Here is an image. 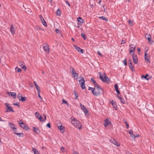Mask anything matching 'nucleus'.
<instances>
[{
	"label": "nucleus",
	"instance_id": "nucleus-1",
	"mask_svg": "<svg viewBox=\"0 0 154 154\" xmlns=\"http://www.w3.org/2000/svg\"><path fill=\"white\" fill-rule=\"evenodd\" d=\"M71 122L73 125L76 128H78L79 130L81 129L82 126L79 121L74 118L73 119H72Z\"/></svg>",
	"mask_w": 154,
	"mask_h": 154
},
{
	"label": "nucleus",
	"instance_id": "nucleus-2",
	"mask_svg": "<svg viewBox=\"0 0 154 154\" xmlns=\"http://www.w3.org/2000/svg\"><path fill=\"white\" fill-rule=\"evenodd\" d=\"M80 78L81 80L79 81V84L80 85L82 88L84 89L85 88V81L84 79L82 76H81Z\"/></svg>",
	"mask_w": 154,
	"mask_h": 154
},
{
	"label": "nucleus",
	"instance_id": "nucleus-3",
	"mask_svg": "<svg viewBox=\"0 0 154 154\" xmlns=\"http://www.w3.org/2000/svg\"><path fill=\"white\" fill-rule=\"evenodd\" d=\"M20 122L19 124L20 126L23 129L27 130L28 129V127L23 122L22 120L21 119Z\"/></svg>",
	"mask_w": 154,
	"mask_h": 154
},
{
	"label": "nucleus",
	"instance_id": "nucleus-4",
	"mask_svg": "<svg viewBox=\"0 0 154 154\" xmlns=\"http://www.w3.org/2000/svg\"><path fill=\"white\" fill-rule=\"evenodd\" d=\"M17 97L19 100L21 101L22 102L25 101L27 99L26 97H23L22 94L20 93H19L17 94Z\"/></svg>",
	"mask_w": 154,
	"mask_h": 154
},
{
	"label": "nucleus",
	"instance_id": "nucleus-5",
	"mask_svg": "<svg viewBox=\"0 0 154 154\" xmlns=\"http://www.w3.org/2000/svg\"><path fill=\"white\" fill-rule=\"evenodd\" d=\"M100 74V76L99 78L100 79L102 80V81L104 82H106L107 83H108V82L109 81V79L108 78V77L106 76V75H105L104 77V78H103V76L101 75V74H100V72H99Z\"/></svg>",
	"mask_w": 154,
	"mask_h": 154
},
{
	"label": "nucleus",
	"instance_id": "nucleus-6",
	"mask_svg": "<svg viewBox=\"0 0 154 154\" xmlns=\"http://www.w3.org/2000/svg\"><path fill=\"white\" fill-rule=\"evenodd\" d=\"M96 88L97 89V92H96V93H97L98 94V95H95V96H99V95H100L102 92H103V89L100 88V86H97V88Z\"/></svg>",
	"mask_w": 154,
	"mask_h": 154
},
{
	"label": "nucleus",
	"instance_id": "nucleus-7",
	"mask_svg": "<svg viewBox=\"0 0 154 154\" xmlns=\"http://www.w3.org/2000/svg\"><path fill=\"white\" fill-rule=\"evenodd\" d=\"M35 115L37 119H38L40 122L44 121L42 119V117L41 115H39L38 112H36L35 113Z\"/></svg>",
	"mask_w": 154,
	"mask_h": 154
},
{
	"label": "nucleus",
	"instance_id": "nucleus-8",
	"mask_svg": "<svg viewBox=\"0 0 154 154\" xmlns=\"http://www.w3.org/2000/svg\"><path fill=\"white\" fill-rule=\"evenodd\" d=\"M18 64L23 69L24 71L26 70L27 69L26 67L23 62H19Z\"/></svg>",
	"mask_w": 154,
	"mask_h": 154
},
{
	"label": "nucleus",
	"instance_id": "nucleus-9",
	"mask_svg": "<svg viewBox=\"0 0 154 154\" xmlns=\"http://www.w3.org/2000/svg\"><path fill=\"white\" fill-rule=\"evenodd\" d=\"M73 46L75 49L78 52H80L82 54H83L84 53V51L83 50L81 49L80 47H78L77 46L75 45H74Z\"/></svg>",
	"mask_w": 154,
	"mask_h": 154
},
{
	"label": "nucleus",
	"instance_id": "nucleus-10",
	"mask_svg": "<svg viewBox=\"0 0 154 154\" xmlns=\"http://www.w3.org/2000/svg\"><path fill=\"white\" fill-rule=\"evenodd\" d=\"M104 125V126L106 127L108 125H111V122L108 118H107L105 120V123Z\"/></svg>",
	"mask_w": 154,
	"mask_h": 154
},
{
	"label": "nucleus",
	"instance_id": "nucleus-11",
	"mask_svg": "<svg viewBox=\"0 0 154 154\" xmlns=\"http://www.w3.org/2000/svg\"><path fill=\"white\" fill-rule=\"evenodd\" d=\"M110 141L113 144L117 146H119V144H117V142L114 138H112L110 140Z\"/></svg>",
	"mask_w": 154,
	"mask_h": 154
},
{
	"label": "nucleus",
	"instance_id": "nucleus-12",
	"mask_svg": "<svg viewBox=\"0 0 154 154\" xmlns=\"http://www.w3.org/2000/svg\"><path fill=\"white\" fill-rule=\"evenodd\" d=\"M95 89V88H92L91 87H88V90H91L92 91V94L94 95H98L97 93H96V91H94V90Z\"/></svg>",
	"mask_w": 154,
	"mask_h": 154
},
{
	"label": "nucleus",
	"instance_id": "nucleus-13",
	"mask_svg": "<svg viewBox=\"0 0 154 154\" xmlns=\"http://www.w3.org/2000/svg\"><path fill=\"white\" fill-rule=\"evenodd\" d=\"M110 103H111L113 108L115 110H117V105L116 101L114 100H112V102H110Z\"/></svg>",
	"mask_w": 154,
	"mask_h": 154
},
{
	"label": "nucleus",
	"instance_id": "nucleus-14",
	"mask_svg": "<svg viewBox=\"0 0 154 154\" xmlns=\"http://www.w3.org/2000/svg\"><path fill=\"white\" fill-rule=\"evenodd\" d=\"M57 127L60 130L62 133H64L65 131V129L64 127L62 126L61 124L59 126L57 125Z\"/></svg>",
	"mask_w": 154,
	"mask_h": 154
},
{
	"label": "nucleus",
	"instance_id": "nucleus-15",
	"mask_svg": "<svg viewBox=\"0 0 154 154\" xmlns=\"http://www.w3.org/2000/svg\"><path fill=\"white\" fill-rule=\"evenodd\" d=\"M43 48L47 53H48L49 52V48L48 44L46 43V46H43Z\"/></svg>",
	"mask_w": 154,
	"mask_h": 154
},
{
	"label": "nucleus",
	"instance_id": "nucleus-16",
	"mask_svg": "<svg viewBox=\"0 0 154 154\" xmlns=\"http://www.w3.org/2000/svg\"><path fill=\"white\" fill-rule=\"evenodd\" d=\"M6 110L5 111V112H14V111L12 107L11 106H10L9 108H6Z\"/></svg>",
	"mask_w": 154,
	"mask_h": 154
},
{
	"label": "nucleus",
	"instance_id": "nucleus-17",
	"mask_svg": "<svg viewBox=\"0 0 154 154\" xmlns=\"http://www.w3.org/2000/svg\"><path fill=\"white\" fill-rule=\"evenodd\" d=\"M10 32L12 34L14 35L15 34V30L12 24L11 26Z\"/></svg>",
	"mask_w": 154,
	"mask_h": 154
},
{
	"label": "nucleus",
	"instance_id": "nucleus-18",
	"mask_svg": "<svg viewBox=\"0 0 154 154\" xmlns=\"http://www.w3.org/2000/svg\"><path fill=\"white\" fill-rule=\"evenodd\" d=\"M33 130L35 131L36 134H38L40 133V131L38 128L35 127H33Z\"/></svg>",
	"mask_w": 154,
	"mask_h": 154
},
{
	"label": "nucleus",
	"instance_id": "nucleus-19",
	"mask_svg": "<svg viewBox=\"0 0 154 154\" xmlns=\"http://www.w3.org/2000/svg\"><path fill=\"white\" fill-rule=\"evenodd\" d=\"M145 37L146 38H147L148 39V41L149 42H150L151 41V36L150 35V34H149L148 33H146L145 35Z\"/></svg>",
	"mask_w": 154,
	"mask_h": 154
},
{
	"label": "nucleus",
	"instance_id": "nucleus-20",
	"mask_svg": "<svg viewBox=\"0 0 154 154\" xmlns=\"http://www.w3.org/2000/svg\"><path fill=\"white\" fill-rule=\"evenodd\" d=\"M8 95H10V94H11V96L13 97V98H16V94L15 92H8Z\"/></svg>",
	"mask_w": 154,
	"mask_h": 154
},
{
	"label": "nucleus",
	"instance_id": "nucleus-21",
	"mask_svg": "<svg viewBox=\"0 0 154 154\" xmlns=\"http://www.w3.org/2000/svg\"><path fill=\"white\" fill-rule=\"evenodd\" d=\"M117 98L119 99L120 100L121 102L122 103H123V104L125 103V100H124V99L122 98V97H120V96H119L118 95H117Z\"/></svg>",
	"mask_w": 154,
	"mask_h": 154
},
{
	"label": "nucleus",
	"instance_id": "nucleus-22",
	"mask_svg": "<svg viewBox=\"0 0 154 154\" xmlns=\"http://www.w3.org/2000/svg\"><path fill=\"white\" fill-rule=\"evenodd\" d=\"M114 87L115 90L116 91L117 93H118V94H120V92L118 89V85L117 84H115L114 85Z\"/></svg>",
	"mask_w": 154,
	"mask_h": 154
},
{
	"label": "nucleus",
	"instance_id": "nucleus-23",
	"mask_svg": "<svg viewBox=\"0 0 154 154\" xmlns=\"http://www.w3.org/2000/svg\"><path fill=\"white\" fill-rule=\"evenodd\" d=\"M32 150L34 154H40L39 152L37 151L36 149L34 148H32Z\"/></svg>",
	"mask_w": 154,
	"mask_h": 154
},
{
	"label": "nucleus",
	"instance_id": "nucleus-24",
	"mask_svg": "<svg viewBox=\"0 0 154 154\" xmlns=\"http://www.w3.org/2000/svg\"><path fill=\"white\" fill-rule=\"evenodd\" d=\"M149 76V75L148 74H146L145 75H143L142 76H141V78H143L146 79L147 80H148L150 78V77L149 78H147V77H148Z\"/></svg>",
	"mask_w": 154,
	"mask_h": 154
},
{
	"label": "nucleus",
	"instance_id": "nucleus-25",
	"mask_svg": "<svg viewBox=\"0 0 154 154\" xmlns=\"http://www.w3.org/2000/svg\"><path fill=\"white\" fill-rule=\"evenodd\" d=\"M146 53L145 54H144V59L145 61H147V62H148L149 63H150V61L149 60V58L148 57H146Z\"/></svg>",
	"mask_w": 154,
	"mask_h": 154
},
{
	"label": "nucleus",
	"instance_id": "nucleus-26",
	"mask_svg": "<svg viewBox=\"0 0 154 154\" xmlns=\"http://www.w3.org/2000/svg\"><path fill=\"white\" fill-rule=\"evenodd\" d=\"M78 21L80 23H83V20L82 19L81 17H79L77 18Z\"/></svg>",
	"mask_w": 154,
	"mask_h": 154
},
{
	"label": "nucleus",
	"instance_id": "nucleus-27",
	"mask_svg": "<svg viewBox=\"0 0 154 154\" xmlns=\"http://www.w3.org/2000/svg\"><path fill=\"white\" fill-rule=\"evenodd\" d=\"M42 23L43 25L45 27H47V25L46 24V22L45 21L44 19H42V20H41Z\"/></svg>",
	"mask_w": 154,
	"mask_h": 154
},
{
	"label": "nucleus",
	"instance_id": "nucleus-28",
	"mask_svg": "<svg viewBox=\"0 0 154 154\" xmlns=\"http://www.w3.org/2000/svg\"><path fill=\"white\" fill-rule=\"evenodd\" d=\"M132 59L133 61L135 64H136L137 63L138 60L137 57L136 58H135L134 57H132Z\"/></svg>",
	"mask_w": 154,
	"mask_h": 154
},
{
	"label": "nucleus",
	"instance_id": "nucleus-29",
	"mask_svg": "<svg viewBox=\"0 0 154 154\" xmlns=\"http://www.w3.org/2000/svg\"><path fill=\"white\" fill-rule=\"evenodd\" d=\"M34 83L35 84V87L36 89L38 91H40V90L39 89V87L38 85L36 83V82H34Z\"/></svg>",
	"mask_w": 154,
	"mask_h": 154
},
{
	"label": "nucleus",
	"instance_id": "nucleus-30",
	"mask_svg": "<svg viewBox=\"0 0 154 154\" xmlns=\"http://www.w3.org/2000/svg\"><path fill=\"white\" fill-rule=\"evenodd\" d=\"M14 134L20 137H23V134L22 133H14Z\"/></svg>",
	"mask_w": 154,
	"mask_h": 154
},
{
	"label": "nucleus",
	"instance_id": "nucleus-31",
	"mask_svg": "<svg viewBox=\"0 0 154 154\" xmlns=\"http://www.w3.org/2000/svg\"><path fill=\"white\" fill-rule=\"evenodd\" d=\"M60 9H58L56 13V15L60 16Z\"/></svg>",
	"mask_w": 154,
	"mask_h": 154
},
{
	"label": "nucleus",
	"instance_id": "nucleus-32",
	"mask_svg": "<svg viewBox=\"0 0 154 154\" xmlns=\"http://www.w3.org/2000/svg\"><path fill=\"white\" fill-rule=\"evenodd\" d=\"M72 74L74 77H77V78H78V74L75 72V71H74V73L72 72Z\"/></svg>",
	"mask_w": 154,
	"mask_h": 154
},
{
	"label": "nucleus",
	"instance_id": "nucleus-33",
	"mask_svg": "<svg viewBox=\"0 0 154 154\" xmlns=\"http://www.w3.org/2000/svg\"><path fill=\"white\" fill-rule=\"evenodd\" d=\"M129 66L130 69L132 71H134L135 70L134 69V66L132 65V63H131V64H130L129 65Z\"/></svg>",
	"mask_w": 154,
	"mask_h": 154
},
{
	"label": "nucleus",
	"instance_id": "nucleus-34",
	"mask_svg": "<svg viewBox=\"0 0 154 154\" xmlns=\"http://www.w3.org/2000/svg\"><path fill=\"white\" fill-rule=\"evenodd\" d=\"M129 134H130V136L132 137H134V135L133 134V131L132 130H129Z\"/></svg>",
	"mask_w": 154,
	"mask_h": 154
},
{
	"label": "nucleus",
	"instance_id": "nucleus-35",
	"mask_svg": "<svg viewBox=\"0 0 154 154\" xmlns=\"http://www.w3.org/2000/svg\"><path fill=\"white\" fill-rule=\"evenodd\" d=\"M123 121L125 123V125H126V128L127 129H128L129 127L128 124V123H127V122L126 121V120L125 119H124Z\"/></svg>",
	"mask_w": 154,
	"mask_h": 154
},
{
	"label": "nucleus",
	"instance_id": "nucleus-36",
	"mask_svg": "<svg viewBox=\"0 0 154 154\" xmlns=\"http://www.w3.org/2000/svg\"><path fill=\"white\" fill-rule=\"evenodd\" d=\"M8 124L9 126L13 129V127H15L13 123H12L11 122H9Z\"/></svg>",
	"mask_w": 154,
	"mask_h": 154
},
{
	"label": "nucleus",
	"instance_id": "nucleus-37",
	"mask_svg": "<svg viewBox=\"0 0 154 154\" xmlns=\"http://www.w3.org/2000/svg\"><path fill=\"white\" fill-rule=\"evenodd\" d=\"M73 93L75 95V99H76L78 98V96L77 93L76 91L75 90L73 91Z\"/></svg>",
	"mask_w": 154,
	"mask_h": 154
},
{
	"label": "nucleus",
	"instance_id": "nucleus-38",
	"mask_svg": "<svg viewBox=\"0 0 154 154\" xmlns=\"http://www.w3.org/2000/svg\"><path fill=\"white\" fill-rule=\"evenodd\" d=\"M99 18L103 20H104L106 21H108V19L105 17H104V16L100 17H99Z\"/></svg>",
	"mask_w": 154,
	"mask_h": 154
},
{
	"label": "nucleus",
	"instance_id": "nucleus-39",
	"mask_svg": "<svg viewBox=\"0 0 154 154\" xmlns=\"http://www.w3.org/2000/svg\"><path fill=\"white\" fill-rule=\"evenodd\" d=\"M15 69L17 72H21L22 70V69H21L17 67H16Z\"/></svg>",
	"mask_w": 154,
	"mask_h": 154
},
{
	"label": "nucleus",
	"instance_id": "nucleus-40",
	"mask_svg": "<svg viewBox=\"0 0 154 154\" xmlns=\"http://www.w3.org/2000/svg\"><path fill=\"white\" fill-rule=\"evenodd\" d=\"M130 46L131 47V49H133V50H134L135 48V46L134 45L131 44L130 45Z\"/></svg>",
	"mask_w": 154,
	"mask_h": 154
},
{
	"label": "nucleus",
	"instance_id": "nucleus-41",
	"mask_svg": "<svg viewBox=\"0 0 154 154\" xmlns=\"http://www.w3.org/2000/svg\"><path fill=\"white\" fill-rule=\"evenodd\" d=\"M62 103L63 104H66L67 106L68 105V103L66 101L65 99H63L62 100Z\"/></svg>",
	"mask_w": 154,
	"mask_h": 154
},
{
	"label": "nucleus",
	"instance_id": "nucleus-42",
	"mask_svg": "<svg viewBox=\"0 0 154 154\" xmlns=\"http://www.w3.org/2000/svg\"><path fill=\"white\" fill-rule=\"evenodd\" d=\"M80 106L81 107V109L82 110L83 109L85 108V106L81 103H80Z\"/></svg>",
	"mask_w": 154,
	"mask_h": 154
},
{
	"label": "nucleus",
	"instance_id": "nucleus-43",
	"mask_svg": "<svg viewBox=\"0 0 154 154\" xmlns=\"http://www.w3.org/2000/svg\"><path fill=\"white\" fill-rule=\"evenodd\" d=\"M82 110L84 112L85 114H86L88 112V111L86 108H85L83 109H82Z\"/></svg>",
	"mask_w": 154,
	"mask_h": 154
},
{
	"label": "nucleus",
	"instance_id": "nucleus-44",
	"mask_svg": "<svg viewBox=\"0 0 154 154\" xmlns=\"http://www.w3.org/2000/svg\"><path fill=\"white\" fill-rule=\"evenodd\" d=\"M55 31L58 34L60 33L61 31L58 29H57L55 30Z\"/></svg>",
	"mask_w": 154,
	"mask_h": 154
},
{
	"label": "nucleus",
	"instance_id": "nucleus-45",
	"mask_svg": "<svg viewBox=\"0 0 154 154\" xmlns=\"http://www.w3.org/2000/svg\"><path fill=\"white\" fill-rule=\"evenodd\" d=\"M38 97L39 98L41 99V100L42 101L43 100V99L40 95V91H38Z\"/></svg>",
	"mask_w": 154,
	"mask_h": 154
},
{
	"label": "nucleus",
	"instance_id": "nucleus-46",
	"mask_svg": "<svg viewBox=\"0 0 154 154\" xmlns=\"http://www.w3.org/2000/svg\"><path fill=\"white\" fill-rule=\"evenodd\" d=\"M123 63L125 66H126L127 65V59H125L124 60H123Z\"/></svg>",
	"mask_w": 154,
	"mask_h": 154
},
{
	"label": "nucleus",
	"instance_id": "nucleus-47",
	"mask_svg": "<svg viewBox=\"0 0 154 154\" xmlns=\"http://www.w3.org/2000/svg\"><path fill=\"white\" fill-rule=\"evenodd\" d=\"M133 22V20H129L128 21V22L129 24H132Z\"/></svg>",
	"mask_w": 154,
	"mask_h": 154
},
{
	"label": "nucleus",
	"instance_id": "nucleus-48",
	"mask_svg": "<svg viewBox=\"0 0 154 154\" xmlns=\"http://www.w3.org/2000/svg\"><path fill=\"white\" fill-rule=\"evenodd\" d=\"M5 105L7 107V108H9L10 106H11L10 104L9 103H6Z\"/></svg>",
	"mask_w": 154,
	"mask_h": 154
},
{
	"label": "nucleus",
	"instance_id": "nucleus-49",
	"mask_svg": "<svg viewBox=\"0 0 154 154\" xmlns=\"http://www.w3.org/2000/svg\"><path fill=\"white\" fill-rule=\"evenodd\" d=\"M91 81L94 84L96 83V82L95 80H94L93 78H91Z\"/></svg>",
	"mask_w": 154,
	"mask_h": 154
},
{
	"label": "nucleus",
	"instance_id": "nucleus-50",
	"mask_svg": "<svg viewBox=\"0 0 154 154\" xmlns=\"http://www.w3.org/2000/svg\"><path fill=\"white\" fill-rule=\"evenodd\" d=\"M13 105L14 106H17L18 107H20V105L18 103H13Z\"/></svg>",
	"mask_w": 154,
	"mask_h": 154
},
{
	"label": "nucleus",
	"instance_id": "nucleus-51",
	"mask_svg": "<svg viewBox=\"0 0 154 154\" xmlns=\"http://www.w3.org/2000/svg\"><path fill=\"white\" fill-rule=\"evenodd\" d=\"M46 126L49 128H51V124L49 123H48L47 125Z\"/></svg>",
	"mask_w": 154,
	"mask_h": 154
},
{
	"label": "nucleus",
	"instance_id": "nucleus-52",
	"mask_svg": "<svg viewBox=\"0 0 154 154\" xmlns=\"http://www.w3.org/2000/svg\"><path fill=\"white\" fill-rule=\"evenodd\" d=\"M81 35L82 36L83 38L85 40L86 39V38L85 37V34L83 33H82Z\"/></svg>",
	"mask_w": 154,
	"mask_h": 154
},
{
	"label": "nucleus",
	"instance_id": "nucleus-53",
	"mask_svg": "<svg viewBox=\"0 0 154 154\" xmlns=\"http://www.w3.org/2000/svg\"><path fill=\"white\" fill-rule=\"evenodd\" d=\"M97 54L98 55H100L101 57H102L103 55L102 54H101L99 51H98L97 52Z\"/></svg>",
	"mask_w": 154,
	"mask_h": 154
},
{
	"label": "nucleus",
	"instance_id": "nucleus-54",
	"mask_svg": "<svg viewBox=\"0 0 154 154\" xmlns=\"http://www.w3.org/2000/svg\"><path fill=\"white\" fill-rule=\"evenodd\" d=\"M60 149L61 151L64 152V148L63 146H62L61 147Z\"/></svg>",
	"mask_w": 154,
	"mask_h": 154
},
{
	"label": "nucleus",
	"instance_id": "nucleus-55",
	"mask_svg": "<svg viewBox=\"0 0 154 154\" xmlns=\"http://www.w3.org/2000/svg\"><path fill=\"white\" fill-rule=\"evenodd\" d=\"M132 57H134L136 58L137 57V55L136 54H133L132 56Z\"/></svg>",
	"mask_w": 154,
	"mask_h": 154
},
{
	"label": "nucleus",
	"instance_id": "nucleus-56",
	"mask_svg": "<svg viewBox=\"0 0 154 154\" xmlns=\"http://www.w3.org/2000/svg\"><path fill=\"white\" fill-rule=\"evenodd\" d=\"M13 131L15 133V132H17V129L15 127H13Z\"/></svg>",
	"mask_w": 154,
	"mask_h": 154
},
{
	"label": "nucleus",
	"instance_id": "nucleus-57",
	"mask_svg": "<svg viewBox=\"0 0 154 154\" xmlns=\"http://www.w3.org/2000/svg\"><path fill=\"white\" fill-rule=\"evenodd\" d=\"M94 85L97 88V86H99L98 84L96 82L95 84H94Z\"/></svg>",
	"mask_w": 154,
	"mask_h": 154
},
{
	"label": "nucleus",
	"instance_id": "nucleus-58",
	"mask_svg": "<svg viewBox=\"0 0 154 154\" xmlns=\"http://www.w3.org/2000/svg\"><path fill=\"white\" fill-rule=\"evenodd\" d=\"M140 136L139 134H136V135H134V138H135L137 137H138Z\"/></svg>",
	"mask_w": 154,
	"mask_h": 154
},
{
	"label": "nucleus",
	"instance_id": "nucleus-59",
	"mask_svg": "<svg viewBox=\"0 0 154 154\" xmlns=\"http://www.w3.org/2000/svg\"><path fill=\"white\" fill-rule=\"evenodd\" d=\"M134 50H133V49H130V50H129V52H130V54H131V53H132Z\"/></svg>",
	"mask_w": 154,
	"mask_h": 154
},
{
	"label": "nucleus",
	"instance_id": "nucleus-60",
	"mask_svg": "<svg viewBox=\"0 0 154 154\" xmlns=\"http://www.w3.org/2000/svg\"><path fill=\"white\" fill-rule=\"evenodd\" d=\"M66 4L68 5L69 6H70V4H69V2H68V1H66Z\"/></svg>",
	"mask_w": 154,
	"mask_h": 154
},
{
	"label": "nucleus",
	"instance_id": "nucleus-61",
	"mask_svg": "<svg viewBox=\"0 0 154 154\" xmlns=\"http://www.w3.org/2000/svg\"><path fill=\"white\" fill-rule=\"evenodd\" d=\"M125 41L122 40V43L121 44H125Z\"/></svg>",
	"mask_w": 154,
	"mask_h": 154
},
{
	"label": "nucleus",
	"instance_id": "nucleus-62",
	"mask_svg": "<svg viewBox=\"0 0 154 154\" xmlns=\"http://www.w3.org/2000/svg\"><path fill=\"white\" fill-rule=\"evenodd\" d=\"M44 119H43V120H44V121L46 120V115L45 114H44Z\"/></svg>",
	"mask_w": 154,
	"mask_h": 154
},
{
	"label": "nucleus",
	"instance_id": "nucleus-63",
	"mask_svg": "<svg viewBox=\"0 0 154 154\" xmlns=\"http://www.w3.org/2000/svg\"><path fill=\"white\" fill-rule=\"evenodd\" d=\"M36 28L38 30V29H41V28H40V27L39 26H37L36 27Z\"/></svg>",
	"mask_w": 154,
	"mask_h": 154
},
{
	"label": "nucleus",
	"instance_id": "nucleus-64",
	"mask_svg": "<svg viewBox=\"0 0 154 154\" xmlns=\"http://www.w3.org/2000/svg\"><path fill=\"white\" fill-rule=\"evenodd\" d=\"M126 154H132L129 151H128L126 152Z\"/></svg>",
	"mask_w": 154,
	"mask_h": 154
}]
</instances>
